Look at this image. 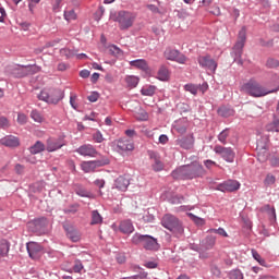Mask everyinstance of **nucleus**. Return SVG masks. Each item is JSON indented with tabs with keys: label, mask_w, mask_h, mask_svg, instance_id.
<instances>
[{
	"label": "nucleus",
	"mask_w": 279,
	"mask_h": 279,
	"mask_svg": "<svg viewBox=\"0 0 279 279\" xmlns=\"http://www.w3.org/2000/svg\"><path fill=\"white\" fill-rule=\"evenodd\" d=\"M17 123H20V125H25V123H27V116H25L24 113H19Z\"/></svg>",
	"instance_id": "obj_55"
},
{
	"label": "nucleus",
	"mask_w": 279,
	"mask_h": 279,
	"mask_svg": "<svg viewBox=\"0 0 279 279\" xmlns=\"http://www.w3.org/2000/svg\"><path fill=\"white\" fill-rule=\"evenodd\" d=\"M82 269H84V264H82V260L80 259H75L74 260V267H73V271L75 274H81Z\"/></svg>",
	"instance_id": "obj_45"
},
{
	"label": "nucleus",
	"mask_w": 279,
	"mask_h": 279,
	"mask_svg": "<svg viewBox=\"0 0 279 279\" xmlns=\"http://www.w3.org/2000/svg\"><path fill=\"white\" fill-rule=\"evenodd\" d=\"M246 40H247V28L243 26L238 34V40L233 46V50L231 52L234 58V61L238 62L239 64H243V60H241V57L243 56V47H245Z\"/></svg>",
	"instance_id": "obj_4"
},
{
	"label": "nucleus",
	"mask_w": 279,
	"mask_h": 279,
	"mask_svg": "<svg viewBox=\"0 0 279 279\" xmlns=\"http://www.w3.org/2000/svg\"><path fill=\"white\" fill-rule=\"evenodd\" d=\"M105 165H108V161H101V160L83 161L81 163V169L82 171H84V173H93L95 169L99 167H105Z\"/></svg>",
	"instance_id": "obj_11"
},
{
	"label": "nucleus",
	"mask_w": 279,
	"mask_h": 279,
	"mask_svg": "<svg viewBox=\"0 0 279 279\" xmlns=\"http://www.w3.org/2000/svg\"><path fill=\"white\" fill-rule=\"evenodd\" d=\"M230 279H243V272L239 269H233L229 272Z\"/></svg>",
	"instance_id": "obj_44"
},
{
	"label": "nucleus",
	"mask_w": 279,
	"mask_h": 279,
	"mask_svg": "<svg viewBox=\"0 0 279 279\" xmlns=\"http://www.w3.org/2000/svg\"><path fill=\"white\" fill-rule=\"evenodd\" d=\"M62 0H52V12H60Z\"/></svg>",
	"instance_id": "obj_56"
},
{
	"label": "nucleus",
	"mask_w": 279,
	"mask_h": 279,
	"mask_svg": "<svg viewBox=\"0 0 279 279\" xmlns=\"http://www.w3.org/2000/svg\"><path fill=\"white\" fill-rule=\"evenodd\" d=\"M228 136H230V130L225 129L219 135H218V141L222 143V145H226L228 142Z\"/></svg>",
	"instance_id": "obj_39"
},
{
	"label": "nucleus",
	"mask_w": 279,
	"mask_h": 279,
	"mask_svg": "<svg viewBox=\"0 0 279 279\" xmlns=\"http://www.w3.org/2000/svg\"><path fill=\"white\" fill-rule=\"evenodd\" d=\"M31 118L33 119V121H35V123H43L45 121V118L43 117V114L37 110H33L31 112Z\"/></svg>",
	"instance_id": "obj_38"
},
{
	"label": "nucleus",
	"mask_w": 279,
	"mask_h": 279,
	"mask_svg": "<svg viewBox=\"0 0 279 279\" xmlns=\"http://www.w3.org/2000/svg\"><path fill=\"white\" fill-rule=\"evenodd\" d=\"M161 226L169 230L174 236H177V239L184 236V226L182 225V221L173 215H165L161 220Z\"/></svg>",
	"instance_id": "obj_2"
},
{
	"label": "nucleus",
	"mask_w": 279,
	"mask_h": 279,
	"mask_svg": "<svg viewBox=\"0 0 279 279\" xmlns=\"http://www.w3.org/2000/svg\"><path fill=\"white\" fill-rule=\"evenodd\" d=\"M93 138L96 143H104V134H101V131L94 133Z\"/></svg>",
	"instance_id": "obj_53"
},
{
	"label": "nucleus",
	"mask_w": 279,
	"mask_h": 279,
	"mask_svg": "<svg viewBox=\"0 0 279 279\" xmlns=\"http://www.w3.org/2000/svg\"><path fill=\"white\" fill-rule=\"evenodd\" d=\"M10 252V242L7 240H0V258L8 256Z\"/></svg>",
	"instance_id": "obj_27"
},
{
	"label": "nucleus",
	"mask_w": 279,
	"mask_h": 279,
	"mask_svg": "<svg viewBox=\"0 0 279 279\" xmlns=\"http://www.w3.org/2000/svg\"><path fill=\"white\" fill-rule=\"evenodd\" d=\"M149 156H150V159L153 160V163H151L153 171H156V172L162 171L165 169V163L162 162V160H160V156H158V154L154 151H151Z\"/></svg>",
	"instance_id": "obj_18"
},
{
	"label": "nucleus",
	"mask_w": 279,
	"mask_h": 279,
	"mask_svg": "<svg viewBox=\"0 0 279 279\" xmlns=\"http://www.w3.org/2000/svg\"><path fill=\"white\" fill-rule=\"evenodd\" d=\"M88 101H92V104H95L99 99V93L93 92L88 97Z\"/></svg>",
	"instance_id": "obj_61"
},
{
	"label": "nucleus",
	"mask_w": 279,
	"mask_h": 279,
	"mask_svg": "<svg viewBox=\"0 0 279 279\" xmlns=\"http://www.w3.org/2000/svg\"><path fill=\"white\" fill-rule=\"evenodd\" d=\"M267 132H279V119H274L272 122L266 125Z\"/></svg>",
	"instance_id": "obj_36"
},
{
	"label": "nucleus",
	"mask_w": 279,
	"mask_h": 279,
	"mask_svg": "<svg viewBox=\"0 0 279 279\" xmlns=\"http://www.w3.org/2000/svg\"><path fill=\"white\" fill-rule=\"evenodd\" d=\"M251 253H252L253 258L255 260H257V263L259 265H262V267H265L267 265V262H265V259L263 257H260V254H258V252L256 250L252 248Z\"/></svg>",
	"instance_id": "obj_37"
},
{
	"label": "nucleus",
	"mask_w": 279,
	"mask_h": 279,
	"mask_svg": "<svg viewBox=\"0 0 279 279\" xmlns=\"http://www.w3.org/2000/svg\"><path fill=\"white\" fill-rule=\"evenodd\" d=\"M143 247L150 252H158V250H160V244H158V240H156V238L146 235Z\"/></svg>",
	"instance_id": "obj_15"
},
{
	"label": "nucleus",
	"mask_w": 279,
	"mask_h": 279,
	"mask_svg": "<svg viewBox=\"0 0 279 279\" xmlns=\"http://www.w3.org/2000/svg\"><path fill=\"white\" fill-rule=\"evenodd\" d=\"M119 28L122 31L130 29L136 21V13L130 11H119L116 17Z\"/></svg>",
	"instance_id": "obj_5"
},
{
	"label": "nucleus",
	"mask_w": 279,
	"mask_h": 279,
	"mask_svg": "<svg viewBox=\"0 0 279 279\" xmlns=\"http://www.w3.org/2000/svg\"><path fill=\"white\" fill-rule=\"evenodd\" d=\"M241 189V183L236 180H227L217 185L216 191H220L221 193H234V191H239Z\"/></svg>",
	"instance_id": "obj_7"
},
{
	"label": "nucleus",
	"mask_w": 279,
	"mask_h": 279,
	"mask_svg": "<svg viewBox=\"0 0 279 279\" xmlns=\"http://www.w3.org/2000/svg\"><path fill=\"white\" fill-rule=\"evenodd\" d=\"M26 250L33 260H38V258H40V254H43V245L36 242L27 243Z\"/></svg>",
	"instance_id": "obj_12"
},
{
	"label": "nucleus",
	"mask_w": 279,
	"mask_h": 279,
	"mask_svg": "<svg viewBox=\"0 0 279 279\" xmlns=\"http://www.w3.org/2000/svg\"><path fill=\"white\" fill-rule=\"evenodd\" d=\"M0 143L1 145H4V147H19L21 145V142L17 140V137L12 135L3 137Z\"/></svg>",
	"instance_id": "obj_20"
},
{
	"label": "nucleus",
	"mask_w": 279,
	"mask_h": 279,
	"mask_svg": "<svg viewBox=\"0 0 279 279\" xmlns=\"http://www.w3.org/2000/svg\"><path fill=\"white\" fill-rule=\"evenodd\" d=\"M64 147V144L58 140L48 138L46 142V149L51 151H58V149H62Z\"/></svg>",
	"instance_id": "obj_19"
},
{
	"label": "nucleus",
	"mask_w": 279,
	"mask_h": 279,
	"mask_svg": "<svg viewBox=\"0 0 279 279\" xmlns=\"http://www.w3.org/2000/svg\"><path fill=\"white\" fill-rule=\"evenodd\" d=\"M38 99H40L41 101H46V104H58V98H50L49 92H47V89L40 92V94L38 95Z\"/></svg>",
	"instance_id": "obj_26"
},
{
	"label": "nucleus",
	"mask_w": 279,
	"mask_h": 279,
	"mask_svg": "<svg viewBox=\"0 0 279 279\" xmlns=\"http://www.w3.org/2000/svg\"><path fill=\"white\" fill-rule=\"evenodd\" d=\"M104 218L101 217V214H99V211L97 210H93L92 211V226H97L99 223H102Z\"/></svg>",
	"instance_id": "obj_35"
},
{
	"label": "nucleus",
	"mask_w": 279,
	"mask_h": 279,
	"mask_svg": "<svg viewBox=\"0 0 279 279\" xmlns=\"http://www.w3.org/2000/svg\"><path fill=\"white\" fill-rule=\"evenodd\" d=\"M215 154L220 156L226 160V162H234L235 153L231 147H223L221 145H216L214 147Z\"/></svg>",
	"instance_id": "obj_6"
},
{
	"label": "nucleus",
	"mask_w": 279,
	"mask_h": 279,
	"mask_svg": "<svg viewBox=\"0 0 279 279\" xmlns=\"http://www.w3.org/2000/svg\"><path fill=\"white\" fill-rule=\"evenodd\" d=\"M128 186H130V178L125 175H120L114 181V189L125 193L128 191Z\"/></svg>",
	"instance_id": "obj_16"
},
{
	"label": "nucleus",
	"mask_w": 279,
	"mask_h": 279,
	"mask_svg": "<svg viewBox=\"0 0 279 279\" xmlns=\"http://www.w3.org/2000/svg\"><path fill=\"white\" fill-rule=\"evenodd\" d=\"M77 154H80V156H88L89 158H96L97 157V149H95V147L90 144H85L80 146L76 149Z\"/></svg>",
	"instance_id": "obj_14"
},
{
	"label": "nucleus",
	"mask_w": 279,
	"mask_h": 279,
	"mask_svg": "<svg viewBox=\"0 0 279 279\" xmlns=\"http://www.w3.org/2000/svg\"><path fill=\"white\" fill-rule=\"evenodd\" d=\"M266 66L268 69H278L279 66V61L274 59V58H270L266 61Z\"/></svg>",
	"instance_id": "obj_46"
},
{
	"label": "nucleus",
	"mask_w": 279,
	"mask_h": 279,
	"mask_svg": "<svg viewBox=\"0 0 279 279\" xmlns=\"http://www.w3.org/2000/svg\"><path fill=\"white\" fill-rule=\"evenodd\" d=\"M175 145L181 147V149H193L195 147V135L193 133L182 136L175 141Z\"/></svg>",
	"instance_id": "obj_9"
},
{
	"label": "nucleus",
	"mask_w": 279,
	"mask_h": 279,
	"mask_svg": "<svg viewBox=\"0 0 279 279\" xmlns=\"http://www.w3.org/2000/svg\"><path fill=\"white\" fill-rule=\"evenodd\" d=\"M147 235H142L138 233H135L132 238V243H134L135 245H138V243H145V239Z\"/></svg>",
	"instance_id": "obj_41"
},
{
	"label": "nucleus",
	"mask_w": 279,
	"mask_h": 279,
	"mask_svg": "<svg viewBox=\"0 0 279 279\" xmlns=\"http://www.w3.org/2000/svg\"><path fill=\"white\" fill-rule=\"evenodd\" d=\"M269 148V136L265 135L257 140L256 149H268Z\"/></svg>",
	"instance_id": "obj_28"
},
{
	"label": "nucleus",
	"mask_w": 279,
	"mask_h": 279,
	"mask_svg": "<svg viewBox=\"0 0 279 279\" xmlns=\"http://www.w3.org/2000/svg\"><path fill=\"white\" fill-rule=\"evenodd\" d=\"M0 128H10V121L7 120V118L4 117H1L0 118Z\"/></svg>",
	"instance_id": "obj_63"
},
{
	"label": "nucleus",
	"mask_w": 279,
	"mask_h": 279,
	"mask_svg": "<svg viewBox=\"0 0 279 279\" xmlns=\"http://www.w3.org/2000/svg\"><path fill=\"white\" fill-rule=\"evenodd\" d=\"M272 84H274V86H276V88L272 90H268V93H278V90H279V76L278 75L272 76Z\"/></svg>",
	"instance_id": "obj_51"
},
{
	"label": "nucleus",
	"mask_w": 279,
	"mask_h": 279,
	"mask_svg": "<svg viewBox=\"0 0 279 279\" xmlns=\"http://www.w3.org/2000/svg\"><path fill=\"white\" fill-rule=\"evenodd\" d=\"M15 173H17V175H23V173H25V166H23L21 163H16L15 165Z\"/></svg>",
	"instance_id": "obj_60"
},
{
	"label": "nucleus",
	"mask_w": 279,
	"mask_h": 279,
	"mask_svg": "<svg viewBox=\"0 0 279 279\" xmlns=\"http://www.w3.org/2000/svg\"><path fill=\"white\" fill-rule=\"evenodd\" d=\"M118 151H133L134 150V142L132 140H128L125 137L120 138L114 142Z\"/></svg>",
	"instance_id": "obj_13"
},
{
	"label": "nucleus",
	"mask_w": 279,
	"mask_h": 279,
	"mask_svg": "<svg viewBox=\"0 0 279 279\" xmlns=\"http://www.w3.org/2000/svg\"><path fill=\"white\" fill-rule=\"evenodd\" d=\"M204 175H206V170L199 162L182 166L172 171V178L175 180H195V178H204Z\"/></svg>",
	"instance_id": "obj_1"
},
{
	"label": "nucleus",
	"mask_w": 279,
	"mask_h": 279,
	"mask_svg": "<svg viewBox=\"0 0 279 279\" xmlns=\"http://www.w3.org/2000/svg\"><path fill=\"white\" fill-rule=\"evenodd\" d=\"M66 236L70 239V241H73V243H77V241L82 239L80 231L74 228L66 229Z\"/></svg>",
	"instance_id": "obj_23"
},
{
	"label": "nucleus",
	"mask_w": 279,
	"mask_h": 279,
	"mask_svg": "<svg viewBox=\"0 0 279 279\" xmlns=\"http://www.w3.org/2000/svg\"><path fill=\"white\" fill-rule=\"evenodd\" d=\"M241 90L242 93H245V95H250V97H265V95H269V93H271L254 80L244 83Z\"/></svg>",
	"instance_id": "obj_3"
},
{
	"label": "nucleus",
	"mask_w": 279,
	"mask_h": 279,
	"mask_svg": "<svg viewBox=\"0 0 279 279\" xmlns=\"http://www.w3.org/2000/svg\"><path fill=\"white\" fill-rule=\"evenodd\" d=\"M268 158H269V151H267V148L257 149L258 162H267Z\"/></svg>",
	"instance_id": "obj_33"
},
{
	"label": "nucleus",
	"mask_w": 279,
	"mask_h": 279,
	"mask_svg": "<svg viewBox=\"0 0 279 279\" xmlns=\"http://www.w3.org/2000/svg\"><path fill=\"white\" fill-rule=\"evenodd\" d=\"M264 210L270 215L274 219H276V208L271 207V205H265Z\"/></svg>",
	"instance_id": "obj_50"
},
{
	"label": "nucleus",
	"mask_w": 279,
	"mask_h": 279,
	"mask_svg": "<svg viewBox=\"0 0 279 279\" xmlns=\"http://www.w3.org/2000/svg\"><path fill=\"white\" fill-rule=\"evenodd\" d=\"M197 62L202 69H207V71H211V73H215L217 71V61L210 57V54L201 56L197 59Z\"/></svg>",
	"instance_id": "obj_8"
},
{
	"label": "nucleus",
	"mask_w": 279,
	"mask_h": 279,
	"mask_svg": "<svg viewBox=\"0 0 279 279\" xmlns=\"http://www.w3.org/2000/svg\"><path fill=\"white\" fill-rule=\"evenodd\" d=\"M80 77H83V80H86L87 77H90V71L88 70H82L80 72Z\"/></svg>",
	"instance_id": "obj_64"
},
{
	"label": "nucleus",
	"mask_w": 279,
	"mask_h": 279,
	"mask_svg": "<svg viewBox=\"0 0 279 279\" xmlns=\"http://www.w3.org/2000/svg\"><path fill=\"white\" fill-rule=\"evenodd\" d=\"M124 82L128 88H136V86H138V82H141V78L134 75H128L125 76Z\"/></svg>",
	"instance_id": "obj_25"
},
{
	"label": "nucleus",
	"mask_w": 279,
	"mask_h": 279,
	"mask_svg": "<svg viewBox=\"0 0 279 279\" xmlns=\"http://www.w3.org/2000/svg\"><path fill=\"white\" fill-rule=\"evenodd\" d=\"M77 208H80L77 205H72L71 207L64 209L65 215H75L77 213Z\"/></svg>",
	"instance_id": "obj_57"
},
{
	"label": "nucleus",
	"mask_w": 279,
	"mask_h": 279,
	"mask_svg": "<svg viewBox=\"0 0 279 279\" xmlns=\"http://www.w3.org/2000/svg\"><path fill=\"white\" fill-rule=\"evenodd\" d=\"M109 53L111 56H121V50L119 49V47L112 45V46H109Z\"/></svg>",
	"instance_id": "obj_52"
},
{
	"label": "nucleus",
	"mask_w": 279,
	"mask_h": 279,
	"mask_svg": "<svg viewBox=\"0 0 279 279\" xmlns=\"http://www.w3.org/2000/svg\"><path fill=\"white\" fill-rule=\"evenodd\" d=\"M184 202V196L174 195L170 198L171 204H182Z\"/></svg>",
	"instance_id": "obj_54"
},
{
	"label": "nucleus",
	"mask_w": 279,
	"mask_h": 279,
	"mask_svg": "<svg viewBox=\"0 0 279 279\" xmlns=\"http://www.w3.org/2000/svg\"><path fill=\"white\" fill-rule=\"evenodd\" d=\"M209 232L214 234H219L220 236L228 238V232H226V229L223 228L210 229Z\"/></svg>",
	"instance_id": "obj_49"
},
{
	"label": "nucleus",
	"mask_w": 279,
	"mask_h": 279,
	"mask_svg": "<svg viewBox=\"0 0 279 279\" xmlns=\"http://www.w3.org/2000/svg\"><path fill=\"white\" fill-rule=\"evenodd\" d=\"M184 88L187 93H191L192 95H197V90H199V87L193 84H186Z\"/></svg>",
	"instance_id": "obj_47"
},
{
	"label": "nucleus",
	"mask_w": 279,
	"mask_h": 279,
	"mask_svg": "<svg viewBox=\"0 0 279 279\" xmlns=\"http://www.w3.org/2000/svg\"><path fill=\"white\" fill-rule=\"evenodd\" d=\"M216 241L217 239L215 236L209 235L203 241V247L205 250H213V247H215Z\"/></svg>",
	"instance_id": "obj_29"
},
{
	"label": "nucleus",
	"mask_w": 279,
	"mask_h": 279,
	"mask_svg": "<svg viewBox=\"0 0 279 279\" xmlns=\"http://www.w3.org/2000/svg\"><path fill=\"white\" fill-rule=\"evenodd\" d=\"M204 165H205L206 169H213V167H219V165H217V162H215L210 159L205 160Z\"/></svg>",
	"instance_id": "obj_62"
},
{
	"label": "nucleus",
	"mask_w": 279,
	"mask_h": 279,
	"mask_svg": "<svg viewBox=\"0 0 279 279\" xmlns=\"http://www.w3.org/2000/svg\"><path fill=\"white\" fill-rule=\"evenodd\" d=\"M119 230L123 234H132V232H134V225L132 223V220L121 221L119 226Z\"/></svg>",
	"instance_id": "obj_21"
},
{
	"label": "nucleus",
	"mask_w": 279,
	"mask_h": 279,
	"mask_svg": "<svg viewBox=\"0 0 279 279\" xmlns=\"http://www.w3.org/2000/svg\"><path fill=\"white\" fill-rule=\"evenodd\" d=\"M63 16L68 23H71V21H77V13H75V10L73 9L65 10Z\"/></svg>",
	"instance_id": "obj_31"
},
{
	"label": "nucleus",
	"mask_w": 279,
	"mask_h": 279,
	"mask_svg": "<svg viewBox=\"0 0 279 279\" xmlns=\"http://www.w3.org/2000/svg\"><path fill=\"white\" fill-rule=\"evenodd\" d=\"M76 195L80 197H88V199H95V195L84 189L76 191Z\"/></svg>",
	"instance_id": "obj_40"
},
{
	"label": "nucleus",
	"mask_w": 279,
	"mask_h": 279,
	"mask_svg": "<svg viewBox=\"0 0 279 279\" xmlns=\"http://www.w3.org/2000/svg\"><path fill=\"white\" fill-rule=\"evenodd\" d=\"M163 56L166 60H171L179 62V64H184L186 62V57L175 49L168 48L165 50Z\"/></svg>",
	"instance_id": "obj_10"
},
{
	"label": "nucleus",
	"mask_w": 279,
	"mask_h": 279,
	"mask_svg": "<svg viewBox=\"0 0 279 279\" xmlns=\"http://www.w3.org/2000/svg\"><path fill=\"white\" fill-rule=\"evenodd\" d=\"M264 184L265 186H274L276 184V177L274 174H267Z\"/></svg>",
	"instance_id": "obj_43"
},
{
	"label": "nucleus",
	"mask_w": 279,
	"mask_h": 279,
	"mask_svg": "<svg viewBox=\"0 0 279 279\" xmlns=\"http://www.w3.org/2000/svg\"><path fill=\"white\" fill-rule=\"evenodd\" d=\"M157 78H159L160 82H167V80H169V70L161 66L157 73Z\"/></svg>",
	"instance_id": "obj_34"
},
{
	"label": "nucleus",
	"mask_w": 279,
	"mask_h": 279,
	"mask_svg": "<svg viewBox=\"0 0 279 279\" xmlns=\"http://www.w3.org/2000/svg\"><path fill=\"white\" fill-rule=\"evenodd\" d=\"M29 226H47V218L35 220L34 222H31Z\"/></svg>",
	"instance_id": "obj_59"
},
{
	"label": "nucleus",
	"mask_w": 279,
	"mask_h": 279,
	"mask_svg": "<svg viewBox=\"0 0 279 279\" xmlns=\"http://www.w3.org/2000/svg\"><path fill=\"white\" fill-rule=\"evenodd\" d=\"M31 154H40V151H45V144L43 142L37 141L31 148H29Z\"/></svg>",
	"instance_id": "obj_30"
},
{
	"label": "nucleus",
	"mask_w": 279,
	"mask_h": 279,
	"mask_svg": "<svg viewBox=\"0 0 279 279\" xmlns=\"http://www.w3.org/2000/svg\"><path fill=\"white\" fill-rule=\"evenodd\" d=\"M157 87L155 85H145L141 89V95L144 97H154L156 95Z\"/></svg>",
	"instance_id": "obj_24"
},
{
	"label": "nucleus",
	"mask_w": 279,
	"mask_h": 279,
	"mask_svg": "<svg viewBox=\"0 0 279 279\" xmlns=\"http://www.w3.org/2000/svg\"><path fill=\"white\" fill-rule=\"evenodd\" d=\"M49 97L50 99H57V104H59L64 98V93L60 89H52L49 92Z\"/></svg>",
	"instance_id": "obj_32"
},
{
	"label": "nucleus",
	"mask_w": 279,
	"mask_h": 279,
	"mask_svg": "<svg viewBox=\"0 0 279 279\" xmlns=\"http://www.w3.org/2000/svg\"><path fill=\"white\" fill-rule=\"evenodd\" d=\"M218 113L220 114V117H230V114H232V111L226 109V107H222L218 110Z\"/></svg>",
	"instance_id": "obj_58"
},
{
	"label": "nucleus",
	"mask_w": 279,
	"mask_h": 279,
	"mask_svg": "<svg viewBox=\"0 0 279 279\" xmlns=\"http://www.w3.org/2000/svg\"><path fill=\"white\" fill-rule=\"evenodd\" d=\"M60 54L64 56L65 58H73V56H75V51L69 48H63L60 50Z\"/></svg>",
	"instance_id": "obj_48"
},
{
	"label": "nucleus",
	"mask_w": 279,
	"mask_h": 279,
	"mask_svg": "<svg viewBox=\"0 0 279 279\" xmlns=\"http://www.w3.org/2000/svg\"><path fill=\"white\" fill-rule=\"evenodd\" d=\"M130 66L140 69V71H145V72L149 71V64L145 59H136V60L130 61Z\"/></svg>",
	"instance_id": "obj_22"
},
{
	"label": "nucleus",
	"mask_w": 279,
	"mask_h": 279,
	"mask_svg": "<svg viewBox=\"0 0 279 279\" xmlns=\"http://www.w3.org/2000/svg\"><path fill=\"white\" fill-rule=\"evenodd\" d=\"M187 216L190 217V219L192 221H194V223H196V226H204V223H206V221L204 220V218H199L193 214H187Z\"/></svg>",
	"instance_id": "obj_42"
},
{
	"label": "nucleus",
	"mask_w": 279,
	"mask_h": 279,
	"mask_svg": "<svg viewBox=\"0 0 279 279\" xmlns=\"http://www.w3.org/2000/svg\"><path fill=\"white\" fill-rule=\"evenodd\" d=\"M172 128L178 134H186V130H189V120H186V118L179 119L173 123Z\"/></svg>",
	"instance_id": "obj_17"
}]
</instances>
